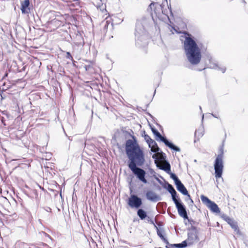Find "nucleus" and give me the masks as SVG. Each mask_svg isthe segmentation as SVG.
<instances>
[{
  "label": "nucleus",
  "mask_w": 248,
  "mask_h": 248,
  "mask_svg": "<svg viewBox=\"0 0 248 248\" xmlns=\"http://www.w3.org/2000/svg\"><path fill=\"white\" fill-rule=\"evenodd\" d=\"M198 241V237L196 231H192L188 233V237L186 241L187 245L190 246Z\"/></svg>",
  "instance_id": "10"
},
{
  "label": "nucleus",
  "mask_w": 248,
  "mask_h": 248,
  "mask_svg": "<svg viewBox=\"0 0 248 248\" xmlns=\"http://www.w3.org/2000/svg\"><path fill=\"white\" fill-rule=\"evenodd\" d=\"M227 222L231 226L232 229H233L237 234L240 233L237 222H235L232 218H230V221H227Z\"/></svg>",
  "instance_id": "16"
},
{
  "label": "nucleus",
  "mask_w": 248,
  "mask_h": 248,
  "mask_svg": "<svg viewBox=\"0 0 248 248\" xmlns=\"http://www.w3.org/2000/svg\"><path fill=\"white\" fill-rule=\"evenodd\" d=\"M186 197L185 198V201L188 202V203L190 205H192L193 203V201L191 199L190 196L189 194H188V193L187 192V194L186 195Z\"/></svg>",
  "instance_id": "21"
},
{
  "label": "nucleus",
  "mask_w": 248,
  "mask_h": 248,
  "mask_svg": "<svg viewBox=\"0 0 248 248\" xmlns=\"http://www.w3.org/2000/svg\"><path fill=\"white\" fill-rule=\"evenodd\" d=\"M177 189L183 195L187 194V190L181 181L175 184Z\"/></svg>",
  "instance_id": "14"
},
{
  "label": "nucleus",
  "mask_w": 248,
  "mask_h": 248,
  "mask_svg": "<svg viewBox=\"0 0 248 248\" xmlns=\"http://www.w3.org/2000/svg\"><path fill=\"white\" fill-rule=\"evenodd\" d=\"M221 217L225 221H226L227 222V221H230V217H228L227 215L226 214H222L221 215Z\"/></svg>",
  "instance_id": "24"
},
{
  "label": "nucleus",
  "mask_w": 248,
  "mask_h": 248,
  "mask_svg": "<svg viewBox=\"0 0 248 248\" xmlns=\"http://www.w3.org/2000/svg\"><path fill=\"white\" fill-rule=\"evenodd\" d=\"M146 219L148 221V222H151V223H153V224L154 223L153 220L150 217H146Z\"/></svg>",
  "instance_id": "28"
},
{
  "label": "nucleus",
  "mask_w": 248,
  "mask_h": 248,
  "mask_svg": "<svg viewBox=\"0 0 248 248\" xmlns=\"http://www.w3.org/2000/svg\"><path fill=\"white\" fill-rule=\"evenodd\" d=\"M156 166L160 170L165 171L167 173H170V165L169 162L165 160L162 165H159L156 163Z\"/></svg>",
  "instance_id": "13"
},
{
  "label": "nucleus",
  "mask_w": 248,
  "mask_h": 248,
  "mask_svg": "<svg viewBox=\"0 0 248 248\" xmlns=\"http://www.w3.org/2000/svg\"><path fill=\"white\" fill-rule=\"evenodd\" d=\"M136 44L139 46H144L148 43V36L143 26L140 22H137L135 29Z\"/></svg>",
  "instance_id": "3"
},
{
  "label": "nucleus",
  "mask_w": 248,
  "mask_h": 248,
  "mask_svg": "<svg viewBox=\"0 0 248 248\" xmlns=\"http://www.w3.org/2000/svg\"><path fill=\"white\" fill-rule=\"evenodd\" d=\"M157 235L161 238L162 240L164 238H165V237L162 235V233L160 231L158 230L157 232Z\"/></svg>",
  "instance_id": "25"
},
{
  "label": "nucleus",
  "mask_w": 248,
  "mask_h": 248,
  "mask_svg": "<svg viewBox=\"0 0 248 248\" xmlns=\"http://www.w3.org/2000/svg\"><path fill=\"white\" fill-rule=\"evenodd\" d=\"M170 247L172 248H184L186 247L187 245L186 241H184L181 243L179 244H170Z\"/></svg>",
  "instance_id": "19"
},
{
  "label": "nucleus",
  "mask_w": 248,
  "mask_h": 248,
  "mask_svg": "<svg viewBox=\"0 0 248 248\" xmlns=\"http://www.w3.org/2000/svg\"><path fill=\"white\" fill-rule=\"evenodd\" d=\"M30 5L29 0H23L21 2V10L22 14L29 13L30 9L29 7Z\"/></svg>",
  "instance_id": "12"
},
{
  "label": "nucleus",
  "mask_w": 248,
  "mask_h": 248,
  "mask_svg": "<svg viewBox=\"0 0 248 248\" xmlns=\"http://www.w3.org/2000/svg\"><path fill=\"white\" fill-rule=\"evenodd\" d=\"M221 217L225 221H226L227 222V221H230V217H228L227 215L226 214H222L221 215Z\"/></svg>",
  "instance_id": "23"
},
{
  "label": "nucleus",
  "mask_w": 248,
  "mask_h": 248,
  "mask_svg": "<svg viewBox=\"0 0 248 248\" xmlns=\"http://www.w3.org/2000/svg\"><path fill=\"white\" fill-rule=\"evenodd\" d=\"M137 215L141 220L145 219L147 217L146 212L142 209H140L138 210Z\"/></svg>",
  "instance_id": "18"
},
{
  "label": "nucleus",
  "mask_w": 248,
  "mask_h": 248,
  "mask_svg": "<svg viewBox=\"0 0 248 248\" xmlns=\"http://www.w3.org/2000/svg\"><path fill=\"white\" fill-rule=\"evenodd\" d=\"M175 204L176 207L178 210V214L180 216L184 219H187L188 216L186 209L184 205L181 202L179 198L175 202H173Z\"/></svg>",
  "instance_id": "8"
},
{
  "label": "nucleus",
  "mask_w": 248,
  "mask_h": 248,
  "mask_svg": "<svg viewBox=\"0 0 248 248\" xmlns=\"http://www.w3.org/2000/svg\"><path fill=\"white\" fill-rule=\"evenodd\" d=\"M168 173L170 175V178L174 180L175 184L180 181L174 173L171 172V170L170 173Z\"/></svg>",
  "instance_id": "20"
},
{
  "label": "nucleus",
  "mask_w": 248,
  "mask_h": 248,
  "mask_svg": "<svg viewBox=\"0 0 248 248\" xmlns=\"http://www.w3.org/2000/svg\"><path fill=\"white\" fill-rule=\"evenodd\" d=\"M128 204L131 208H139L142 204L141 199L135 195H131L128 200Z\"/></svg>",
  "instance_id": "7"
},
{
  "label": "nucleus",
  "mask_w": 248,
  "mask_h": 248,
  "mask_svg": "<svg viewBox=\"0 0 248 248\" xmlns=\"http://www.w3.org/2000/svg\"><path fill=\"white\" fill-rule=\"evenodd\" d=\"M144 140H145L146 142L148 143V144H149V143L151 142V141L153 140L150 138V137L149 135H148L147 134H146L145 133H144Z\"/></svg>",
  "instance_id": "22"
},
{
  "label": "nucleus",
  "mask_w": 248,
  "mask_h": 248,
  "mask_svg": "<svg viewBox=\"0 0 248 248\" xmlns=\"http://www.w3.org/2000/svg\"><path fill=\"white\" fill-rule=\"evenodd\" d=\"M149 147L151 148V152L153 153H157L159 150V148L158 147L156 142L153 140L151 142L149 143Z\"/></svg>",
  "instance_id": "17"
},
{
  "label": "nucleus",
  "mask_w": 248,
  "mask_h": 248,
  "mask_svg": "<svg viewBox=\"0 0 248 248\" xmlns=\"http://www.w3.org/2000/svg\"><path fill=\"white\" fill-rule=\"evenodd\" d=\"M200 109H202L201 107H200Z\"/></svg>",
  "instance_id": "37"
},
{
  "label": "nucleus",
  "mask_w": 248,
  "mask_h": 248,
  "mask_svg": "<svg viewBox=\"0 0 248 248\" xmlns=\"http://www.w3.org/2000/svg\"><path fill=\"white\" fill-rule=\"evenodd\" d=\"M152 131L153 134L160 140L164 143V144L170 149L176 152H180V149L174 145L172 143L170 142L165 137H163L160 133L155 128H152Z\"/></svg>",
  "instance_id": "5"
},
{
  "label": "nucleus",
  "mask_w": 248,
  "mask_h": 248,
  "mask_svg": "<svg viewBox=\"0 0 248 248\" xmlns=\"http://www.w3.org/2000/svg\"><path fill=\"white\" fill-rule=\"evenodd\" d=\"M152 157L154 159H157V155L156 154H154L153 155H152Z\"/></svg>",
  "instance_id": "31"
},
{
  "label": "nucleus",
  "mask_w": 248,
  "mask_h": 248,
  "mask_svg": "<svg viewBox=\"0 0 248 248\" xmlns=\"http://www.w3.org/2000/svg\"><path fill=\"white\" fill-rule=\"evenodd\" d=\"M200 129L198 130H196L195 132V135L196 136L197 135L199 134V131Z\"/></svg>",
  "instance_id": "32"
},
{
  "label": "nucleus",
  "mask_w": 248,
  "mask_h": 248,
  "mask_svg": "<svg viewBox=\"0 0 248 248\" xmlns=\"http://www.w3.org/2000/svg\"><path fill=\"white\" fill-rule=\"evenodd\" d=\"M154 5H155V3H153V2L151 3L150 4V7L151 9H152V7L154 6Z\"/></svg>",
  "instance_id": "30"
},
{
  "label": "nucleus",
  "mask_w": 248,
  "mask_h": 248,
  "mask_svg": "<svg viewBox=\"0 0 248 248\" xmlns=\"http://www.w3.org/2000/svg\"><path fill=\"white\" fill-rule=\"evenodd\" d=\"M210 67L212 69H216L220 70L223 73L226 71V67L224 66L219 67L216 62L210 60Z\"/></svg>",
  "instance_id": "15"
},
{
  "label": "nucleus",
  "mask_w": 248,
  "mask_h": 248,
  "mask_svg": "<svg viewBox=\"0 0 248 248\" xmlns=\"http://www.w3.org/2000/svg\"><path fill=\"white\" fill-rule=\"evenodd\" d=\"M212 115L214 117H215V118H218V117H217L216 115H215V114H213V113H212Z\"/></svg>",
  "instance_id": "33"
},
{
  "label": "nucleus",
  "mask_w": 248,
  "mask_h": 248,
  "mask_svg": "<svg viewBox=\"0 0 248 248\" xmlns=\"http://www.w3.org/2000/svg\"><path fill=\"white\" fill-rule=\"evenodd\" d=\"M84 68L86 71H89L92 68V66L91 65H86L84 66Z\"/></svg>",
  "instance_id": "26"
},
{
  "label": "nucleus",
  "mask_w": 248,
  "mask_h": 248,
  "mask_svg": "<svg viewBox=\"0 0 248 248\" xmlns=\"http://www.w3.org/2000/svg\"><path fill=\"white\" fill-rule=\"evenodd\" d=\"M203 135V133H202V132H201V134L200 135H198V136H200V137H202Z\"/></svg>",
  "instance_id": "35"
},
{
  "label": "nucleus",
  "mask_w": 248,
  "mask_h": 248,
  "mask_svg": "<svg viewBox=\"0 0 248 248\" xmlns=\"http://www.w3.org/2000/svg\"><path fill=\"white\" fill-rule=\"evenodd\" d=\"M183 49L188 62L193 65L198 64L202 59L201 48L191 35L187 33L183 42Z\"/></svg>",
  "instance_id": "2"
},
{
  "label": "nucleus",
  "mask_w": 248,
  "mask_h": 248,
  "mask_svg": "<svg viewBox=\"0 0 248 248\" xmlns=\"http://www.w3.org/2000/svg\"><path fill=\"white\" fill-rule=\"evenodd\" d=\"M66 58L67 59H71L72 60V57L70 54V53L69 52H67L66 53Z\"/></svg>",
  "instance_id": "27"
},
{
  "label": "nucleus",
  "mask_w": 248,
  "mask_h": 248,
  "mask_svg": "<svg viewBox=\"0 0 248 248\" xmlns=\"http://www.w3.org/2000/svg\"><path fill=\"white\" fill-rule=\"evenodd\" d=\"M125 152L129 160L128 167L137 177L144 184L147 183L145 179V171L137 166H142L145 162L143 151L136 140H128L125 143Z\"/></svg>",
  "instance_id": "1"
},
{
  "label": "nucleus",
  "mask_w": 248,
  "mask_h": 248,
  "mask_svg": "<svg viewBox=\"0 0 248 248\" xmlns=\"http://www.w3.org/2000/svg\"><path fill=\"white\" fill-rule=\"evenodd\" d=\"M145 196L148 200L152 202H155L161 200L160 196L152 190L147 191Z\"/></svg>",
  "instance_id": "9"
},
{
  "label": "nucleus",
  "mask_w": 248,
  "mask_h": 248,
  "mask_svg": "<svg viewBox=\"0 0 248 248\" xmlns=\"http://www.w3.org/2000/svg\"><path fill=\"white\" fill-rule=\"evenodd\" d=\"M201 199L202 202L213 213L218 214L220 213V209L217 205L214 202L211 201L207 197L202 195Z\"/></svg>",
  "instance_id": "6"
},
{
  "label": "nucleus",
  "mask_w": 248,
  "mask_h": 248,
  "mask_svg": "<svg viewBox=\"0 0 248 248\" xmlns=\"http://www.w3.org/2000/svg\"><path fill=\"white\" fill-rule=\"evenodd\" d=\"M157 8L159 9H161V6L160 5H157Z\"/></svg>",
  "instance_id": "34"
},
{
  "label": "nucleus",
  "mask_w": 248,
  "mask_h": 248,
  "mask_svg": "<svg viewBox=\"0 0 248 248\" xmlns=\"http://www.w3.org/2000/svg\"><path fill=\"white\" fill-rule=\"evenodd\" d=\"M223 145L220 147L219 149V153L216 158L214 169H215V175L217 178L221 177L223 169Z\"/></svg>",
  "instance_id": "4"
},
{
  "label": "nucleus",
  "mask_w": 248,
  "mask_h": 248,
  "mask_svg": "<svg viewBox=\"0 0 248 248\" xmlns=\"http://www.w3.org/2000/svg\"><path fill=\"white\" fill-rule=\"evenodd\" d=\"M204 115H202V119H203Z\"/></svg>",
  "instance_id": "36"
},
{
  "label": "nucleus",
  "mask_w": 248,
  "mask_h": 248,
  "mask_svg": "<svg viewBox=\"0 0 248 248\" xmlns=\"http://www.w3.org/2000/svg\"><path fill=\"white\" fill-rule=\"evenodd\" d=\"M162 240L167 245H169V242L165 238H164L163 239H162Z\"/></svg>",
  "instance_id": "29"
},
{
  "label": "nucleus",
  "mask_w": 248,
  "mask_h": 248,
  "mask_svg": "<svg viewBox=\"0 0 248 248\" xmlns=\"http://www.w3.org/2000/svg\"><path fill=\"white\" fill-rule=\"evenodd\" d=\"M167 190L171 194L172 199L173 202L178 200V196H177V192L172 186L169 183L167 184Z\"/></svg>",
  "instance_id": "11"
}]
</instances>
